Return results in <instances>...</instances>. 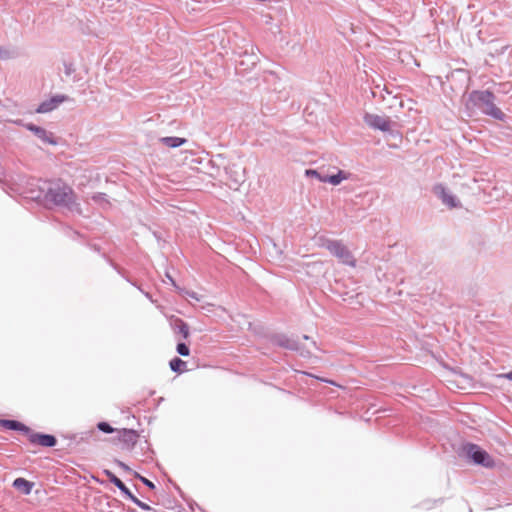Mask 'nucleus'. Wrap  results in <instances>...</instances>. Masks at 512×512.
Masks as SVG:
<instances>
[{
  "mask_svg": "<svg viewBox=\"0 0 512 512\" xmlns=\"http://www.w3.org/2000/svg\"><path fill=\"white\" fill-rule=\"evenodd\" d=\"M33 198L43 199L46 202L67 207L70 210H73V206L76 204L73 190L62 181L44 182L38 194Z\"/></svg>",
  "mask_w": 512,
  "mask_h": 512,
  "instance_id": "obj_1",
  "label": "nucleus"
},
{
  "mask_svg": "<svg viewBox=\"0 0 512 512\" xmlns=\"http://www.w3.org/2000/svg\"><path fill=\"white\" fill-rule=\"evenodd\" d=\"M495 95L490 90H473L468 95L466 107L478 108L484 115L504 121L506 115L495 105Z\"/></svg>",
  "mask_w": 512,
  "mask_h": 512,
  "instance_id": "obj_2",
  "label": "nucleus"
},
{
  "mask_svg": "<svg viewBox=\"0 0 512 512\" xmlns=\"http://www.w3.org/2000/svg\"><path fill=\"white\" fill-rule=\"evenodd\" d=\"M0 426L25 434L31 444H37L42 447L52 448L57 445V438L52 434L35 432L24 423L14 419H0Z\"/></svg>",
  "mask_w": 512,
  "mask_h": 512,
  "instance_id": "obj_3",
  "label": "nucleus"
},
{
  "mask_svg": "<svg viewBox=\"0 0 512 512\" xmlns=\"http://www.w3.org/2000/svg\"><path fill=\"white\" fill-rule=\"evenodd\" d=\"M458 455L484 468H493L496 465L493 457L485 449L472 442L463 443L458 450Z\"/></svg>",
  "mask_w": 512,
  "mask_h": 512,
  "instance_id": "obj_4",
  "label": "nucleus"
},
{
  "mask_svg": "<svg viewBox=\"0 0 512 512\" xmlns=\"http://www.w3.org/2000/svg\"><path fill=\"white\" fill-rule=\"evenodd\" d=\"M269 342L290 351L297 352L303 358H309L311 352L304 345H302L297 339L291 338L284 333H274L268 337Z\"/></svg>",
  "mask_w": 512,
  "mask_h": 512,
  "instance_id": "obj_5",
  "label": "nucleus"
},
{
  "mask_svg": "<svg viewBox=\"0 0 512 512\" xmlns=\"http://www.w3.org/2000/svg\"><path fill=\"white\" fill-rule=\"evenodd\" d=\"M333 256L338 258L343 264L355 267L356 260L349 249L340 240L325 239L322 243Z\"/></svg>",
  "mask_w": 512,
  "mask_h": 512,
  "instance_id": "obj_6",
  "label": "nucleus"
},
{
  "mask_svg": "<svg viewBox=\"0 0 512 512\" xmlns=\"http://www.w3.org/2000/svg\"><path fill=\"white\" fill-rule=\"evenodd\" d=\"M432 191L447 207L459 208L462 206L460 200L452 194L445 185L438 183L434 185Z\"/></svg>",
  "mask_w": 512,
  "mask_h": 512,
  "instance_id": "obj_7",
  "label": "nucleus"
},
{
  "mask_svg": "<svg viewBox=\"0 0 512 512\" xmlns=\"http://www.w3.org/2000/svg\"><path fill=\"white\" fill-rule=\"evenodd\" d=\"M72 101V99L64 94H56L51 96L49 99L42 101L35 109L36 113L45 114L55 110L60 104Z\"/></svg>",
  "mask_w": 512,
  "mask_h": 512,
  "instance_id": "obj_8",
  "label": "nucleus"
},
{
  "mask_svg": "<svg viewBox=\"0 0 512 512\" xmlns=\"http://www.w3.org/2000/svg\"><path fill=\"white\" fill-rule=\"evenodd\" d=\"M363 120L366 125L374 130L387 132L391 129V120L377 114L365 113Z\"/></svg>",
  "mask_w": 512,
  "mask_h": 512,
  "instance_id": "obj_9",
  "label": "nucleus"
},
{
  "mask_svg": "<svg viewBox=\"0 0 512 512\" xmlns=\"http://www.w3.org/2000/svg\"><path fill=\"white\" fill-rule=\"evenodd\" d=\"M25 128L32 132L39 140L44 144L57 145V140L54 138L51 132H48L43 127L37 126L33 123L25 124Z\"/></svg>",
  "mask_w": 512,
  "mask_h": 512,
  "instance_id": "obj_10",
  "label": "nucleus"
},
{
  "mask_svg": "<svg viewBox=\"0 0 512 512\" xmlns=\"http://www.w3.org/2000/svg\"><path fill=\"white\" fill-rule=\"evenodd\" d=\"M139 438V434L134 429L123 428L118 431V439L123 444V449L131 450L137 440Z\"/></svg>",
  "mask_w": 512,
  "mask_h": 512,
  "instance_id": "obj_11",
  "label": "nucleus"
},
{
  "mask_svg": "<svg viewBox=\"0 0 512 512\" xmlns=\"http://www.w3.org/2000/svg\"><path fill=\"white\" fill-rule=\"evenodd\" d=\"M12 486L16 490L20 491L22 494L29 495L32 492L34 483L25 478L18 477L13 481Z\"/></svg>",
  "mask_w": 512,
  "mask_h": 512,
  "instance_id": "obj_12",
  "label": "nucleus"
},
{
  "mask_svg": "<svg viewBox=\"0 0 512 512\" xmlns=\"http://www.w3.org/2000/svg\"><path fill=\"white\" fill-rule=\"evenodd\" d=\"M350 176V173L344 170H338L336 174L329 175L327 174L326 178H322L321 182L330 183L334 186L339 185L343 180H347Z\"/></svg>",
  "mask_w": 512,
  "mask_h": 512,
  "instance_id": "obj_13",
  "label": "nucleus"
},
{
  "mask_svg": "<svg viewBox=\"0 0 512 512\" xmlns=\"http://www.w3.org/2000/svg\"><path fill=\"white\" fill-rule=\"evenodd\" d=\"M160 142L169 148H177L184 145L187 139L177 136H166L160 138Z\"/></svg>",
  "mask_w": 512,
  "mask_h": 512,
  "instance_id": "obj_14",
  "label": "nucleus"
},
{
  "mask_svg": "<svg viewBox=\"0 0 512 512\" xmlns=\"http://www.w3.org/2000/svg\"><path fill=\"white\" fill-rule=\"evenodd\" d=\"M169 367L173 372L182 374L186 371V362L179 357H174L169 361Z\"/></svg>",
  "mask_w": 512,
  "mask_h": 512,
  "instance_id": "obj_15",
  "label": "nucleus"
},
{
  "mask_svg": "<svg viewBox=\"0 0 512 512\" xmlns=\"http://www.w3.org/2000/svg\"><path fill=\"white\" fill-rule=\"evenodd\" d=\"M243 57L246 58V60L242 59L239 64L246 65L247 68L254 67L259 61V57L253 51L251 53L245 51Z\"/></svg>",
  "mask_w": 512,
  "mask_h": 512,
  "instance_id": "obj_16",
  "label": "nucleus"
},
{
  "mask_svg": "<svg viewBox=\"0 0 512 512\" xmlns=\"http://www.w3.org/2000/svg\"><path fill=\"white\" fill-rule=\"evenodd\" d=\"M108 262L109 264L111 265V267L119 274L121 275L128 283H130L132 286L136 287L141 293H146L147 291L143 290V288H141L140 286L137 285L136 282L132 281L130 278L126 277L124 275V272L123 270L118 266L116 265L112 260L108 259Z\"/></svg>",
  "mask_w": 512,
  "mask_h": 512,
  "instance_id": "obj_17",
  "label": "nucleus"
},
{
  "mask_svg": "<svg viewBox=\"0 0 512 512\" xmlns=\"http://www.w3.org/2000/svg\"><path fill=\"white\" fill-rule=\"evenodd\" d=\"M108 262L109 264L111 265V267L119 274L121 275L128 283H130L132 286L136 287L141 293H146L147 291L143 290V288H141L140 286L137 285L136 282L132 281L130 278L126 277L124 275V272L123 270L118 266L116 265L112 260L108 259Z\"/></svg>",
  "mask_w": 512,
  "mask_h": 512,
  "instance_id": "obj_18",
  "label": "nucleus"
},
{
  "mask_svg": "<svg viewBox=\"0 0 512 512\" xmlns=\"http://www.w3.org/2000/svg\"><path fill=\"white\" fill-rule=\"evenodd\" d=\"M174 329L182 335L184 339H187L189 336V326L188 324L183 321L182 319H177L175 322Z\"/></svg>",
  "mask_w": 512,
  "mask_h": 512,
  "instance_id": "obj_19",
  "label": "nucleus"
},
{
  "mask_svg": "<svg viewBox=\"0 0 512 512\" xmlns=\"http://www.w3.org/2000/svg\"><path fill=\"white\" fill-rule=\"evenodd\" d=\"M133 476L140 480L147 488H149L150 490H154L156 488L155 484L150 481L149 479H147L146 477L142 476L141 474H139L138 472L134 471L133 472Z\"/></svg>",
  "mask_w": 512,
  "mask_h": 512,
  "instance_id": "obj_20",
  "label": "nucleus"
},
{
  "mask_svg": "<svg viewBox=\"0 0 512 512\" xmlns=\"http://www.w3.org/2000/svg\"><path fill=\"white\" fill-rule=\"evenodd\" d=\"M117 488L121 491L122 495L128 499L132 500L135 495L129 490V488L123 483V481L117 486Z\"/></svg>",
  "mask_w": 512,
  "mask_h": 512,
  "instance_id": "obj_21",
  "label": "nucleus"
},
{
  "mask_svg": "<svg viewBox=\"0 0 512 512\" xmlns=\"http://www.w3.org/2000/svg\"><path fill=\"white\" fill-rule=\"evenodd\" d=\"M176 351L181 356H189L190 354V348L189 346L184 342H179L176 346Z\"/></svg>",
  "mask_w": 512,
  "mask_h": 512,
  "instance_id": "obj_22",
  "label": "nucleus"
},
{
  "mask_svg": "<svg viewBox=\"0 0 512 512\" xmlns=\"http://www.w3.org/2000/svg\"><path fill=\"white\" fill-rule=\"evenodd\" d=\"M103 474L109 479V481L116 487L122 482L112 471L104 469Z\"/></svg>",
  "mask_w": 512,
  "mask_h": 512,
  "instance_id": "obj_23",
  "label": "nucleus"
},
{
  "mask_svg": "<svg viewBox=\"0 0 512 512\" xmlns=\"http://www.w3.org/2000/svg\"><path fill=\"white\" fill-rule=\"evenodd\" d=\"M97 428L99 431L106 433V434H110L115 431V429L108 422H105V421L99 422L97 424Z\"/></svg>",
  "mask_w": 512,
  "mask_h": 512,
  "instance_id": "obj_24",
  "label": "nucleus"
},
{
  "mask_svg": "<svg viewBox=\"0 0 512 512\" xmlns=\"http://www.w3.org/2000/svg\"><path fill=\"white\" fill-rule=\"evenodd\" d=\"M306 175L307 176H311V177H315L317 178L320 182H321V179L322 178H326L327 177V174L325 173H321L317 170H314V169H308L306 170Z\"/></svg>",
  "mask_w": 512,
  "mask_h": 512,
  "instance_id": "obj_25",
  "label": "nucleus"
},
{
  "mask_svg": "<svg viewBox=\"0 0 512 512\" xmlns=\"http://www.w3.org/2000/svg\"><path fill=\"white\" fill-rule=\"evenodd\" d=\"M135 505H137L139 508L145 511L152 510L151 506L146 504L145 502L139 500L136 496L131 500Z\"/></svg>",
  "mask_w": 512,
  "mask_h": 512,
  "instance_id": "obj_26",
  "label": "nucleus"
},
{
  "mask_svg": "<svg viewBox=\"0 0 512 512\" xmlns=\"http://www.w3.org/2000/svg\"><path fill=\"white\" fill-rule=\"evenodd\" d=\"M12 57V52L4 47H0V60H6Z\"/></svg>",
  "mask_w": 512,
  "mask_h": 512,
  "instance_id": "obj_27",
  "label": "nucleus"
},
{
  "mask_svg": "<svg viewBox=\"0 0 512 512\" xmlns=\"http://www.w3.org/2000/svg\"><path fill=\"white\" fill-rule=\"evenodd\" d=\"M75 68L73 63L70 62H64V73L66 76H70L72 73H74Z\"/></svg>",
  "mask_w": 512,
  "mask_h": 512,
  "instance_id": "obj_28",
  "label": "nucleus"
},
{
  "mask_svg": "<svg viewBox=\"0 0 512 512\" xmlns=\"http://www.w3.org/2000/svg\"><path fill=\"white\" fill-rule=\"evenodd\" d=\"M115 464L118 467H120L121 469H123L124 471L129 472V473H131L133 475L134 471L126 463H124L123 461L116 459L115 460Z\"/></svg>",
  "mask_w": 512,
  "mask_h": 512,
  "instance_id": "obj_29",
  "label": "nucleus"
},
{
  "mask_svg": "<svg viewBox=\"0 0 512 512\" xmlns=\"http://www.w3.org/2000/svg\"><path fill=\"white\" fill-rule=\"evenodd\" d=\"M107 195L105 193H98L96 195H94L92 198L95 202H100V201H107L106 199Z\"/></svg>",
  "mask_w": 512,
  "mask_h": 512,
  "instance_id": "obj_30",
  "label": "nucleus"
},
{
  "mask_svg": "<svg viewBox=\"0 0 512 512\" xmlns=\"http://www.w3.org/2000/svg\"><path fill=\"white\" fill-rule=\"evenodd\" d=\"M497 377L512 381V371H509L507 373L498 374Z\"/></svg>",
  "mask_w": 512,
  "mask_h": 512,
  "instance_id": "obj_31",
  "label": "nucleus"
},
{
  "mask_svg": "<svg viewBox=\"0 0 512 512\" xmlns=\"http://www.w3.org/2000/svg\"><path fill=\"white\" fill-rule=\"evenodd\" d=\"M165 276L174 287H177L175 280L168 272H166Z\"/></svg>",
  "mask_w": 512,
  "mask_h": 512,
  "instance_id": "obj_32",
  "label": "nucleus"
},
{
  "mask_svg": "<svg viewBox=\"0 0 512 512\" xmlns=\"http://www.w3.org/2000/svg\"><path fill=\"white\" fill-rule=\"evenodd\" d=\"M187 295H188L190 298H192V299H195V300L199 301V297H198V295H197V293H196V292H194V291H190V292H187Z\"/></svg>",
  "mask_w": 512,
  "mask_h": 512,
  "instance_id": "obj_33",
  "label": "nucleus"
},
{
  "mask_svg": "<svg viewBox=\"0 0 512 512\" xmlns=\"http://www.w3.org/2000/svg\"><path fill=\"white\" fill-rule=\"evenodd\" d=\"M15 124H17L19 126L25 127L26 123L22 119H18V120L15 121Z\"/></svg>",
  "mask_w": 512,
  "mask_h": 512,
  "instance_id": "obj_34",
  "label": "nucleus"
},
{
  "mask_svg": "<svg viewBox=\"0 0 512 512\" xmlns=\"http://www.w3.org/2000/svg\"><path fill=\"white\" fill-rule=\"evenodd\" d=\"M144 296L149 299L151 302H153L152 295L149 292L144 293Z\"/></svg>",
  "mask_w": 512,
  "mask_h": 512,
  "instance_id": "obj_35",
  "label": "nucleus"
},
{
  "mask_svg": "<svg viewBox=\"0 0 512 512\" xmlns=\"http://www.w3.org/2000/svg\"><path fill=\"white\" fill-rule=\"evenodd\" d=\"M3 175V167L2 165L0 164V176Z\"/></svg>",
  "mask_w": 512,
  "mask_h": 512,
  "instance_id": "obj_36",
  "label": "nucleus"
},
{
  "mask_svg": "<svg viewBox=\"0 0 512 512\" xmlns=\"http://www.w3.org/2000/svg\"><path fill=\"white\" fill-rule=\"evenodd\" d=\"M94 249H95V251H97V252H99V251H100V248H99V247H97V246H94Z\"/></svg>",
  "mask_w": 512,
  "mask_h": 512,
  "instance_id": "obj_37",
  "label": "nucleus"
},
{
  "mask_svg": "<svg viewBox=\"0 0 512 512\" xmlns=\"http://www.w3.org/2000/svg\"><path fill=\"white\" fill-rule=\"evenodd\" d=\"M303 339L308 340L309 336L308 335H303Z\"/></svg>",
  "mask_w": 512,
  "mask_h": 512,
  "instance_id": "obj_38",
  "label": "nucleus"
},
{
  "mask_svg": "<svg viewBox=\"0 0 512 512\" xmlns=\"http://www.w3.org/2000/svg\"><path fill=\"white\" fill-rule=\"evenodd\" d=\"M320 380L323 381V382L332 383L331 381H328L326 379H320Z\"/></svg>",
  "mask_w": 512,
  "mask_h": 512,
  "instance_id": "obj_39",
  "label": "nucleus"
},
{
  "mask_svg": "<svg viewBox=\"0 0 512 512\" xmlns=\"http://www.w3.org/2000/svg\"><path fill=\"white\" fill-rule=\"evenodd\" d=\"M312 344H313V346H314L315 348H317V346H316V342H315V341H313V342H312Z\"/></svg>",
  "mask_w": 512,
  "mask_h": 512,
  "instance_id": "obj_40",
  "label": "nucleus"
}]
</instances>
